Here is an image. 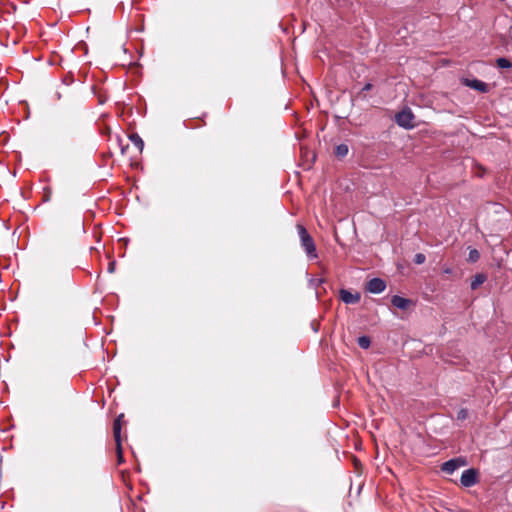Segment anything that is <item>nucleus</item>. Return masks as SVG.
Wrapping results in <instances>:
<instances>
[{
  "mask_svg": "<svg viewBox=\"0 0 512 512\" xmlns=\"http://www.w3.org/2000/svg\"><path fill=\"white\" fill-rule=\"evenodd\" d=\"M479 258H480V253H479V251L477 249L473 248V249L469 250L468 260L470 262H476V261L479 260Z\"/></svg>",
  "mask_w": 512,
  "mask_h": 512,
  "instance_id": "obj_14",
  "label": "nucleus"
},
{
  "mask_svg": "<svg viewBox=\"0 0 512 512\" xmlns=\"http://www.w3.org/2000/svg\"><path fill=\"white\" fill-rule=\"evenodd\" d=\"M486 281V276L482 273L476 274L471 282L470 288H477Z\"/></svg>",
  "mask_w": 512,
  "mask_h": 512,
  "instance_id": "obj_10",
  "label": "nucleus"
},
{
  "mask_svg": "<svg viewBox=\"0 0 512 512\" xmlns=\"http://www.w3.org/2000/svg\"><path fill=\"white\" fill-rule=\"evenodd\" d=\"M392 305L401 310H409L414 306V302L411 299H407L401 296H393Z\"/></svg>",
  "mask_w": 512,
  "mask_h": 512,
  "instance_id": "obj_5",
  "label": "nucleus"
},
{
  "mask_svg": "<svg viewBox=\"0 0 512 512\" xmlns=\"http://www.w3.org/2000/svg\"><path fill=\"white\" fill-rule=\"evenodd\" d=\"M465 85L476 90V91L482 92V93L488 92V84H486L485 82L480 81L478 79H472V80L466 79Z\"/></svg>",
  "mask_w": 512,
  "mask_h": 512,
  "instance_id": "obj_8",
  "label": "nucleus"
},
{
  "mask_svg": "<svg viewBox=\"0 0 512 512\" xmlns=\"http://www.w3.org/2000/svg\"><path fill=\"white\" fill-rule=\"evenodd\" d=\"M395 121L399 126L405 129H411L414 127V115L409 108L403 109L400 112H398L395 116Z\"/></svg>",
  "mask_w": 512,
  "mask_h": 512,
  "instance_id": "obj_2",
  "label": "nucleus"
},
{
  "mask_svg": "<svg viewBox=\"0 0 512 512\" xmlns=\"http://www.w3.org/2000/svg\"><path fill=\"white\" fill-rule=\"evenodd\" d=\"M108 270H109V272H112L114 270V264L113 263L110 264Z\"/></svg>",
  "mask_w": 512,
  "mask_h": 512,
  "instance_id": "obj_21",
  "label": "nucleus"
},
{
  "mask_svg": "<svg viewBox=\"0 0 512 512\" xmlns=\"http://www.w3.org/2000/svg\"><path fill=\"white\" fill-rule=\"evenodd\" d=\"M116 446H117L118 462L121 463L123 460L122 448H121V446L120 447L118 445H116Z\"/></svg>",
  "mask_w": 512,
  "mask_h": 512,
  "instance_id": "obj_18",
  "label": "nucleus"
},
{
  "mask_svg": "<svg viewBox=\"0 0 512 512\" xmlns=\"http://www.w3.org/2000/svg\"><path fill=\"white\" fill-rule=\"evenodd\" d=\"M348 146L346 144H339L335 148V155L339 158H343L348 154Z\"/></svg>",
  "mask_w": 512,
  "mask_h": 512,
  "instance_id": "obj_11",
  "label": "nucleus"
},
{
  "mask_svg": "<svg viewBox=\"0 0 512 512\" xmlns=\"http://www.w3.org/2000/svg\"><path fill=\"white\" fill-rule=\"evenodd\" d=\"M297 230L301 241V246L305 250L307 257L309 259H316L318 255L316 252L314 240L303 225L298 224Z\"/></svg>",
  "mask_w": 512,
  "mask_h": 512,
  "instance_id": "obj_1",
  "label": "nucleus"
},
{
  "mask_svg": "<svg viewBox=\"0 0 512 512\" xmlns=\"http://www.w3.org/2000/svg\"><path fill=\"white\" fill-rule=\"evenodd\" d=\"M460 482L464 487H471L477 483V472L474 469L465 470L460 478Z\"/></svg>",
  "mask_w": 512,
  "mask_h": 512,
  "instance_id": "obj_3",
  "label": "nucleus"
},
{
  "mask_svg": "<svg viewBox=\"0 0 512 512\" xmlns=\"http://www.w3.org/2000/svg\"><path fill=\"white\" fill-rule=\"evenodd\" d=\"M369 291H370V292H372V293H380V292H382L383 290H376V289H373V290H369Z\"/></svg>",
  "mask_w": 512,
  "mask_h": 512,
  "instance_id": "obj_22",
  "label": "nucleus"
},
{
  "mask_svg": "<svg viewBox=\"0 0 512 512\" xmlns=\"http://www.w3.org/2000/svg\"><path fill=\"white\" fill-rule=\"evenodd\" d=\"M131 142L138 148L139 151L143 150L144 142L138 134L130 135Z\"/></svg>",
  "mask_w": 512,
  "mask_h": 512,
  "instance_id": "obj_12",
  "label": "nucleus"
},
{
  "mask_svg": "<svg viewBox=\"0 0 512 512\" xmlns=\"http://www.w3.org/2000/svg\"><path fill=\"white\" fill-rule=\"evenodd\" d=\"M325 283V280L323 278H317L312 280V284L314 285H322Z\"/></svg>",
  "mask_w": 512,
  "mask_h": 512,
  "instance_id": "obj_19",
  "label": "nucleus"
},
{
  "mask_svg": "<svg viewBox=\"0 0 512 512\" xmlns=\"http://www.w3.org/2000/svg\"><path fill=\"white\" fill-rule=\"evenodd\" d=\"M370 339L367 336H361L358 338V345L363 349H368L370 346Z\"/></svg>",
  "mask_w": 512,
  "mask_h": 512,
  "instance_id": "obj_15",
  "label": "nucleus"
},
{
  "mask_svg": "<svg viewBox=\"0 0 512 512\" xmlns=\"http://www.w3.org/2000/svg\"><path fill=\"white\" fill-rule=\"evenodd\" d=\"M465 462L459 458L451 459L449 461H446L442 464V471L447 474L454 473L455 470H457L459 467L464 465Z\"/></svg>",
  "mask_w": 512,
  "mask_h": 512,
  "instance_id": "obj_6",
  "label": "nucleus"
},
{
  "mask_svg": "<svg viewBox=\"0 0 512 512\" xmlns=\"http://www.w3.org/2000/svg\"><path fill=\"white\" fill-rule=\"evenodd\" d=\"M364 288H386V283L381 278H372L365 284Z\"/></svg>",
  "mask_w": 512,
  "mask_h": 512,
  "instance_id": "obj_9",
  "label": "nucleus"
},
{
  "mask_svg": "<svg viewBox=\"0 0 512 512\" xmlns=\"http://www.w3.org/2000/svg\"><path fill=\"white\" fill-rule=\"evenodd\" d=\"M496 64H497V67L501 68V69H508V68H511L512 67V63L509 59L507 58H498L496 60Z\"/></svg>",
  "mask_w": 512,
  "mask_h": 512,
  "instance_id": "obj_13",
  "label": "nucleus"
},
{
  "mask_svg": "<svg viewBox=\"0 0 512 512\" xmlns=\"http://www.w3.org/2000/svg\"><path fill=\"white\" fill-rule=\"evenodd\" d=\"M339 298L346 304L357 303L361 295L359 292L352 293L350 290H339Z\"/></svg>",
  "mask_w": 512,
  "mask_h": 512,
  "instance_id": "obj_4",
  "label": "nucleus"
},
{
  "mask_svg": "<svg viewBox=\"0 0 512 512\" xmlns=\"http://www.w3.org/2000/svg\"><path fill=\"white\" fill-rule=\"evenodd\" d=\"M426 260V257L424 254L422 253H417L415 256H414V263L420 265V264H423Z\"/></svg>",
  "mask_w": 512,
  "mask_h": 512,
  "instance_id": "obj_16",
  "label": "nucleus"
},
{
  "mask_svg": "<svg viewBox=\"0 0 512 512\" xmlns=\"http://www.w3.org/2000/svg\"><path fill=\"white\" fill-rule=\"evenodd\" d=\"M373 87V85L371 83H367L364 85V87L362 88V91H369L371 90Z\"/></svg>",
  "mask_w": 512,
  "mask_h": 512,
  "instance_id": "obj_20",
  "label": "nucleus"
},
{
  "mask_svg": "<svg viewBox=\"0 0 512 512\" xmlns=\"http://www.w3.org/2000/svg\"><path fill=\"white\" fill-rule=\"evenodd\" d=\"M467 410L465 409H461L459 412H458V415H457V418L458 419H465L467 417Z\"/></svg>",
  "mask_w": 512,
  "mask_h": 512,
  "instance_id": "obj_17",
  "label": "nucleus"
},
{
  "mask_svg": "<svg viewBox=\"0 0 512 512\" xmlns=\"http://www.w3.org/2000/svg\"><path fill=\"white\" fill-rule=\"evenodd\" d=\"M124 415L120 414L113 423V436L116 442V445L120 447L121 442V428H122V420Z\"/></svg>",
  "mask_w": 512,
  "mask_h": 512,
  "instance_id": "obj_7",
  "label": "nucleus"
}]
</instances>
